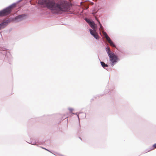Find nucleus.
<instances>
[{"mask_svg":"<svg viewBox=\"0 0 156 156\" xmlns=\"http://www.w3.org/2000/svg\"><path fill=\"white\" fill-rule=\"evenodd\" d=\"M39 3L41 5H45L48 9L55 8L60 10L68 9L72 5L71 2L65 1L58 2L55 3L51 0H40Z\"/></svg>","mask_w":156,"mask_h":156,"instance_id":"f257e3e1","label":"nucleus"},{"mask_svg":"<svg viewBox=\"0 0 156 156\" xmlns=\"http://www.w3.org/2000/svg\"><path fill=\"white\" fill-rule=\"evenodd\" d=\"M89 24L91 27L93 29V30L91 29L90 30V34L94 36L96 39H98L99 38V36L95 30V24L93 22H91L89 23Z\"/></svg>","mask_w":156,"mask_h":156,"instance_id":"f03ea898","label":"nucleus"},{"mask_svg":"<svg viewBox=\"0 0 156 156\" xmlns=\"http://www.w3.org/2000/svg\"><path fill=\"white\" fill-rule=\"evenodd\" d=\"M109 60L111 62V64L113 66L116 62L118 61L119 58L114 53L109 55Z\"/></svg>","mask_w":156,"mask_h":156,"instance_id":"7ed1b4c3","label":"nucleus"},{"mask_svg":"<svg viewBox=\"0 0 156 156\" xmlns=\"http://www.w3.org/2000/svg\"><path fill=\"white\" fill-rule=\"evenodd\" d=\"M44 12L46 13V14H48L49 13H51L53 15L61 14L63 12L68 11L69 10H43Z\"/></svg>","mask_w":156,"mask_h":156,"instance_id":"20e7f679","label":"nucleus"},{"mask_svg":"<svg viewBox=\"0 0 156 156\" xmlns=\"http://www.w3.org/2000/svg\"><path fill=\"white\" fill-rule=\"evenodd\" d=\"M103 35L105 36L106 39L107 40L108 42L109 43L110 45L112 47H115V45L113 43L112 41L110 39V37L107 35V33L105 32H104L103 33Z\"/></svg>","mask_w":156,"mask_h":156,"instance_id":"39448f33","label":"nucleus"},{"mask_svg":"<svg viewBox=\"0 0 156 156\" xmlns=\"http://www.w3.org/2000/svg\"><path fill=\"white\" fill-rule=\"evenodd\" d=\"M9 22L10 21L9 20H7L3 21L2 23L0 24V30L4 28Z\"/></svg>","mask_w":156,"mask_h":156,"instance_id":"423d86ee","label":"nucleus"},{"mask_svg":"<svg viewBox=\"0 0 156 156\" xmlns=\"http://www.w3.org/2000/svg\"><path fill=\"white\" fill-rule=\"evenodd\" d=\"M19 2H17L16 3H14L9 5L7 8L3 10H11L12 9H14L17 7V5L19 3Z\"/></svg>","mask_w":156,"mask_h":156,"instance_id":"0eeeda50","label":"nucleus"},{"mask_svg":"<svg viewBox=\"0 0 156 156\" xmlns=\"http://www.w3.org/2000/svg\"><path fill=\"white\" fill-rule=\"evenodd\" d=\"M25 16L26 15L25 14L19 15L15 17V20L17 22L20 21L24 19Z\"/></svg>","mask_w":156,"mask_h":156,"instance_id":"6e6552de","label":"nucleus"},{"mask_svg":"<svg viewBox=\"0 0 156 156\" xmlns=\"http://www.w3.org/2000/svg\"><path fill=\"white\" fill-rule=\"evenodd\" d=\"M11 10H2L0 11V16L7 15L11 12Z\"/></svg>","mask_w":156,"mask_h":156,"instance_id":"1a4fd4ad","label":"nucleus"},{"mask_svg":"<svg viewBox=\"0 0 156 156\" xmlns=\"http://www.w3.org/2000/svg\"><path fill=\"white\" fill-rule=\"evenodd\" d=\"M106 49H107L106 51L108 54V56L109 55L113 53L111 51L109 48L107 47V48H106Z\"/></svg>","mask_w":156,"mask_h":156,"instance_id":"9d476101","label":"nucleus"},{"mask_svg":"<svg viewBox=\"0 0 156 156\" xmlns=\"http://www.w3.org/2000/svg\"><path fill=\"white\" fill-rule=\"evenodd\" d=\"M101 64L103 68H105V67H107L108 66V65L105 64L104 62H101Z\"/></svg>","mask_w":156,"mask_h":156,"instance_id":"9b49d317","label":"nucleus"},{"mask_svg":"<svg viewBox=\"0 0 156 156\" xmlns=\"http://www.w3.org/2000/svg\"><path fill=\"white\" fill-rule=\"evenodd\" d=\"M85 20H86V21L88 23H89L91 21H90V20L89 19H88L87 18H85Z\"/></svg>","mask_w":156,"mask_h":156,"instance_id":"f8f14e48","label":"nucleus"},{"mask_svg":"<svg viewBox=\"0 0 156 156\" xmlns=\"http://www.w3.org/2000/svg\"><path fill=\"white\" fill-rule=\"evenodd\" d=\"M96 19L98 21V22H99V24H100V27L101 28H102V26H101V24L100 23L99 21L97 19V18L96 17Z\"/></svg>","mask_w":156,"mask_h":156,"instance_id":"ddd939ff","label":"nucleus"},{"mask_svg":"<svg viewBox=\"0 0 156 156\" xmlns=\"http://www.w3.org/2000/svg\"><path fill=\"white\" fill-rule=\"evenodd\" d=\"M74 10H72V11H70V12L72 13H73L74 14H77V13L76 12H74Z\"/></svg>","mask_w":156,"mask_h":156,"instance_id":"4468645a","label":"nucleus"},{"mask_svg":"<svg viewBox=\"0 0 156 156\" xmlns=\"http://www.w3.org/2000/svg\"><path fill=\"white\" fill-rule=\"evenodd\" d=\"M41 148H42L43 149H44L46 150V151H48L49 152H50L48 150V149H46V148H45L44 147H41Z\"/></svg>","mask_w":156,"mask_h":156,"instance_id":"2eb2a0df","label":"nucleus"},{"mask_svg":"<svg viewBox=\"0 0 156 156\" xmlns=\"http://www.w3.org/2000/svg\"><path fill=\"white\" fill-rule=\"evenodd\" d=\"M153 147L154 148H156V144H155L153 145Z\"/></svg>","mask_w":156,"mask_h":156,"instance_id":"dca6fc26","label":"nucleus"},{"mask_svg":"<svg viewBox=\"0 0 156 156\" xmlns=\"http://www.w3.org/2000/svg\"><path fill=\"white\" fill-rule=\"evenodd\" d=\"M83 12V10L81 12V13H82Z\"/></svg>","mask_w":156,"mask_h":156,"instance_id":"f3484780","label":"nucleus"}]
</instances>
